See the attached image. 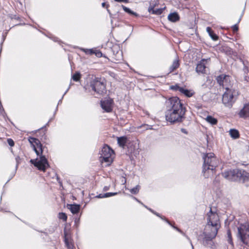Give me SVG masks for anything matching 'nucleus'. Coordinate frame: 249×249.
Segmentation results:
<instances>
[{"instance_id": "obj_17", "label": "nucleus", "mask_w": 249, "mask_h": 249, "mask_svg": "<svg viewBox=\"0 0 249 249\" xmlns=\"http://www.w3.org/2000/svg\"><path fill=\"white\" fill-rule=\"evenodd\" d=\"M169 20L172 22H176L179 19V17L177 13L174 12L170 13L168 16Z\"/></svg>"}, {"instance_id": "obj_2", "label": "nucleus", "mask_w": 249, "mask_h": 249, "mask_svg": "<svg viewBox=\"0 0 249 249\" xmlns=\"http://www.w3.org/2000/svg\"><path fill=\"white\" fill-rule=\"evenodd\" d=\"M203 159L204 162L202 173L205 178H208L213 174L214 170L218 165V160L213 153L204 154Z\"/></svg>"}, {"instance_id": "obj_53", "label": "nucleus", "mask_w": 249, "mask_h": 249, "mask_svg": "<svg viewBox=\"0 0 249 249\" xmlns=\"http://www.w3.org/2000/svg\"><path fill=\"white\" fill-rule=\"evenodd\" d=\"M147 209H148V210H149L150 212H152V210H152V209H150V208H147Z\"/></svg>"}, {"instance_id": "obj_42", "label": "nucleus", "mask_w": 249, "mask_h": 249, "mask_svg": "<svg viewBox=\"0 0 249 249\" xmlns=\"http://www.w3.org/2000/svg\"><path fill=\"white\" fill-rule=\"evenodd\" d=\"M181 131L182 133H184V134H188V132H187V131L185 129H184V128H181Z\"/></svg>"}, {"instance_id": "obj_12", "label": "nucleus", "mask_w": 249, "mask_h": 249, "mask_svg": "<svg viewBox=\"0 0 249 249\" xmlns=\"http://www.w3.org/2000/svg\"><path fill=\"white\" fill-rule=\"evenodd\" d=\"M166 106L168 109H183L182 104L177 97H173L169 98L166 102Z\"/></svg>"}, {"instance_id": "obj_32", "label": "nucleus", "mask_w": 249, "mask_h": 249, "mask_svg": "<svg viewBox=\"0 0 249 249\" xmlns=\"http://www.w3.org/2000/svg\"><path fill=\"white\" fill-rule=\"evenodd\" d=\"M117 194V193H107L104 194V196L105 197H108L112 196H115Z\"/></svg>"}, {"instance_id": "obj_19", "label": "nucleus", "mask_w": 249, "mask_h": 249, "mask_svg": "<svg viewBox=\"0 0 249 249\" xmlns=\"http://www.w3.org/2000/svg\"><path fill=\"white\" fill-rule=\"evenodd\" d=\"M230 136L233 139H236L239 138L240 134L239 131L235 129H231L229 131Z\"/></svg>"}, {"instance_id": "obj_29", "label": "nucleus", "mask_w": 249, "mask_h": 249, "mask_svg": "<svg viewBox=\"0 0 249 249\" xmlns=\"http://www.w3.org/2000/svg\"><path fill=\"white\" fill-rule=\"evenodd\" d=\"M59 218L63 220L64 221H66L67 219V215L65 213H59Z\"/></svg>"}, {"instance_id": "obj_16", "label": "nucleus", "mask_w": 249, "mask_h": 249, "mask_svg": "<svg viewBox=\"0 0 249 249\" xmlns=\"http://www.w3.org/2000/svg\"><path fill=\"white\" fill-rule=\"evenodd\" d=\"M67 208L69 209L73 214L78 213L80 210V205L78 204H67Z\"/></svg>"}, {"instance_id": "obj_34", "label": "nucleus", "mask_w": 249, "mask_h": 249, "mask_svg": "<svg viewBox=\"0 0 249 249\" xmlns=\"http://www.w3.org/2000/svg\"><path fill=\"white\" fill-rule=\"evenodd\" d=\"M154 214L155 215H156L157 216L160 217L162 219L165 220L169 224L171 225L170 222L167 219H165V217H162L161 215H160V214L159 213L156 212V213H154Z\"/></svg>"}, {"instance_id": "obj_38", "label": "nucleus", "mask_w": 249, "mask_h": 249, "mask_svg": "<svg viewBox=\"0 0 249 249\" xmlns=\"http://www.w3.org/2000/svg\"><path fill=\"white\" fill-rule=\"evenodd\" d=\"M143 126L144 127L145 129H146V130H148V129H150V130H152V129H154L152 126H150V125H148L147 124H145L143 125Z\"/></svg>"}, {"instance_id": "obj_50", "label": "nucleus", "mask_w": 249, "mask_h": 249, "mask_svg": "<svg viewBox=\"0 0 249 249\" xmlns=\"http://www.w3.org/2000/svg\"><path fill=\"white\" fill-rule=\"evenodd\" d=\"M135 198V199L138 202H139V203H141L140 201L137 199L136 198V197H134Z\"/></svg>"}, {"instance_id": "obj_41", "label": "nucleus", "mask_w": 249, "mask_h": 249, "mask_svg": "<svg viewBox=\"0 0 249 249\" xmlns=\"http://www.w3.org/2000/svg\"><path fill=\"white\" fill-rule=\"evenodd\" d=\"M155 9L154 7H149L148 9V11L150 13H151L152 14H153V11H154Z\"/></svg>"}, {"instance_id": "obj_11", "label": "nucleus", "mask_w": 249, "mask_h": 249, "mask_svg": "<svg viewBox=\"0 0 249 249\" xmlns=\"http://www.w3.org/2000/svg\"><path fill=\"white\" fill-rule=\"evenodd\" d=\"M29 142L33 147V149L37 156L42 155L43 147L40 141L34 137H29Z\"/></svg>"}, {"instance_id": "obj_18", "label": "nucleus", "mask_w": 249, "mask_h": 249, "mask_svg": "<svg viewBox=\"0 0 249 249\" xmlns=\"http://www.w3.org/2000/svg\"><path fill=\"white\" fill-rule=\"evenodd\" d=\"M127 141V138L125 136H123L121 137L117 138V142L119 145L122 147L124 148Z\"/></svg>"}, {"instance_id": "obj_35", "label": "nucleus", "mask_w": 249, "mask_h": 249, "mask_svg": "<svg viewBox=\"0 0 249 249\" xmlns=\"http://www.w3.org/2000/svg\"><path fill=\"white\" fill-rule=\"evenodd\" d=\"M7 142H8V144L11 146H13L15 144L14 142L11 139H8L7 140Z\"/></svg>"}, {"instance_id": "obj_10", "label": "nucleus", "mask_w": 249, "mask_h": 249, "mask_svg": "<svg viewBox=\"0 0 249 249\" xmlns=\"http://www.w3.org/2000/svg\"><path fill=\"white\" fill-rule=\"evenodd\" d=\"M240 170L238 169L225 171L222 173V176L226 179L231 181H236L239 180Z\"/></svg>"}, {"instance_id": "obj_52", "label": "nucleus", "mask_w": 249, "mask_h": 249, "mask_svg": "<svg viewBox=\"0 0 249 249\" xmlns=\"http://www.w3.org/2000/svg\"><path fill=\"white\" fill-rule=\"evenodd\" d=\"M174 228L175 229H176L178 231H180L179 229H178V228H177V227H174Z\"/></svg>"}, {"instance_id": "obj_47", "label": "nucleus", "mask_w": 249, "mask_h": 249, "mask_svg": "<svg viewBox=\"0 0 249 249\" xmlns=\"http://www.w3.org/2000/svg\"><path fill=\"white\" fill-rule=\"evenodd\" d=\"M105 110L106 112H111V111L112 110H108V109H107V110Z\"/></svg>"}, {"instance_id": "obj_20", "label": "nucleus", "mask_w": 249, "mask_h": 249, "mask_svg": "<svg viewBox=\"0 0 249 249\" xmlns=\"http://www.w3.org/2000/svg\"><path fill=\"white\" fill-rule=\"evenodd\" d=\"M206 31L213 40L215 41L218 39V36L213 32L211 27H207Z\"/></svg>"}, {"instance_id": "obj_37", "label": "nucleus", "mask_w": 249, "mask_h": 249, "mask_svg": "<svg viewBox=\"0 0 249 249\" xmlns=\"http://www.w3.org/2000/svg\"><path fill=\"white\" fill-rule=\"evenodd\" d=\"M232 30L234 32H236L238 30V27L237 24H235L232 27Z\"/></svg>"}, {"instance_id": "obj_5", "label": "nucleus", "mask_w": 249, "mask_h": 249, "mask_svg": "<svg viewBox=\"0 0 249 249\" xmlns=\"http://www.w3.org/2000/svg\"><path fill=\"white\" fill-rule=\"evenodd\" d=\"M237 237L246 245H249V223L241 224L237 228Z\"/></svg>"}, {"instance_id": "obj_30", "label": "nucleus", "mask_w": 249, "mask_h": 249, "mask_svg": "<svg viewBox=\"0 0 249 249\" xmlns=\"http://www.w3.org/2000/svg\"><path fill=\"white\" fill-rule=\"evenodd\" d=\"M163 10V9L162 8H158L155 9L154 11H153V14H156L157 15H160L162 13Z\"/></svg>"}, {"instance_id": "obj_31", "label": "nucleus", "mask_w": 249, "mask_h": 249, "mask_svg": "<svg viewBox=\"0 0 249 249\" xmlns=\"http://www.w3.org/2000/svg\"><path fill=\"white\" fill-rule=\"evenodd\" d=\"M83 51L88 54H93L94 53V50L93 49H83Z\"/></svg>"}, {"instance_id": "obj_13", "label": "nucleus", "mask_w": 249, "mask_h": 249, "mask_svg": "<svg viewBox=\"0 0 249 249\" xmlns=\"http://www.w3.org/2000/svg\"><path fill=\"white\" fill-rule=\"evenodd\" d=\"M113 100L109 97L101 101V106L102 109H111L113 107Z\"/></svg>"}, {"instance_id": "obj_8", "label": "nucleus", "mask_w": 249, "mask_h": 249, "mask_svg": "<svg viewBox=\"0 0 249 249\" xmlns=\"http://www.w3.org/2000/svg\"><path fill=\"white\" fill-rule=\"evenodd\" d=\"M90 87L98 95H102L106 91V86L103 82L96 78L92 80L90 83Z\"/></svg>"}, {"instance_id": "obj_46", "label": "nucleus", "mask_w": 249, "mask_h": 249, "mask_svg": "<svg viewBox=\"0 0 249 249\" xmlns=\"http://www.w3.org/2000/svg\"><path fill=\"white\" fill-rule=\"evenodd\" d=\"M108 189V187H106H106H105L104 188V191H107Z\"/></svg>"}, {"instance_id": "obj_33", "label": "nucleus", "mask_w": 249, "mask_h": 249, "mask_svg": "<svg viewBox=\"0 0 249 249\" xmlns=\"http://www.w3.org/2000/svg\"><path fill=\"white\" fill-rule=\"evenodd\" d=\"M170 89L173 90H176V91L178 90L180 92V89H182V87H180L178 85H175V86H171Z\"/></svg>"}, {"instance_id": "obj_44", "label": "nucleus", "mask_w": 249, "mask_h": 249, "mask_svg": "<svg viewBox=\"0 0 249 249\" xmlns=\"http://www.w3.org/2000/svg\"><path fill=\"white\" fill-rule=\"evenodd\" d=\"M97 197L101 198H104V197H105V196H104V195L99 194V195H98L97 196Z\"/></svg>"}, {"instance_id": "obj_1", "label": "nucleus", "mask_w": 249, "mask_h": 249, "mask_svg": "<svg viewBox=\"0 0 249 249\" xmlns=\"http://www.w3.org/2000/svg\"><path fill=\"white\" fill-rule=\"evenodd\" d=\"M216 80L219 85L226 89L223 95V103L227 107H231L234 102V96L236 91L232 88L230 77L228 75L221 74L217 77Z\"/></svg>"}, {"instance_id": "obj_43", "label": "nucleus", "mask_w": 249, "mask_h": 249, "mask_svg": "<svg viewBox=\"0 0 249 249\" xmlns=\"http://www.w3.org/2000/svg\"><path fill=\"white\" fill-rule=\"evenodd\" d=\"M20 160V157L19 156H17L16 158V161H17V167H18V161L19 160Z\"/></svg>"}, {"instance_id": "obj_14", "label": "nucleus", "mask_w": 249, "mask_h": 249, "mask_svg": "<svg viewBox=\"0 0 249 249\" xmlns=\"http://www.w3.org/2000/svg\"><path fill=\"white\" fill-rule=\"evenodd\" d=\"M205 61V59H202L197 65L196 70V71L197 73H205L206 72V67L205 66V64L204 63Z\"/></svg>"}, {"instance_id": "obj_23", "label": "nucleus", "mask_w": 249, "mask_h": 249, "mask_svg": "<svg viewBox=\"0 0 249 249\" xmlns=\"http://www.w3.org/2000/svg\"><path fill=\"white\" fill-rule=\"evenodd\" d=\"M180 89V92L181 93H183V94H184L185 96H186L188 97H192L194 94V93L192 92L191 91H190L188 89H184L183 88H182V89Z\"/></svg>"}, {"instance_id": "obj_6", "label": "nucleus", "mask_w": 249, "mask_h": 249, "mask_svg": "<svg viewBox=\"0 0 249 249\" xmlns=\"http://www.w3.org/2000/svg\"><path fill=\"white\" fill-rule=\"evenodd\" d=\"M179 110H168L165 115L166 121L171 124L181 122L185 111L181 114V111L179 112Z\"/></svg>"}, {"instance_id": "obj_54", "label": "nucleus", "mask_w": 249, "mask_h": 249, "mask_svg": "<svg viewBox=\"0 0 249 249\" xmlns=\"http://www.w3.org/2000/svg\"><path fill=\"white\" fill-rule=\"evenodd\" d=\"M152 213L154 214V213H156L154 210H152Z\"/></svg>"}, {"instance_id": "obj_26", "label": "nucleus", "mask_w": 249, "mask_h": 249, "mask_svg": "<svg viewBox=\"0 0 249 249\" xmlns=\"http://www.w3.org/2000/svg\"><path fill=\"white\" fill-rule=\"evenodd\" d=\"M122 7L123 9V10L126 13H128L130 15H134L136 17H137L138 16V14L136 12H134L131 10L129 8L125 7V6L122 5Z\"/></svg>"}, {"instance_id": "obj_27", "label": "nucleus", "mask_w": 249, "mask_h": 249, "mask_svg": "<svg viewBox=\"0 0 249 249\" xmlns=\"http://www.w3.org/2000/svg\"><path fill=\"white\" fill-rule=\"evenodd\" d=\"M140 189V186L139 185L130 190V192L133 194H137Z\"/></svg>"}, {"instance_id": "obj_3", "label": "nucleus", "mask_w": 249, "mask_h": 249, "mask_svg": "<svg viewBox=\"0 0 249 249\" xmlns=\"http://www.w3.org/2000/svg\"><path fill=\"white\" fill-rule=\"evenodd\" d=\"M207 224L206 226V229L213 230L216 229L218 231L220 227L219 216L216 213L213 212L212 208H210L209 212L207 214Z\"/></svg>"}, {"instance_id": "obj_39", "label": "nucleus", "mask_w": 249, "mask_h": 249, "mask_svg": "<svg viewBox=\"0 0 249 249\" xmlns=\"http://www.w3.org/2000/svg\"><path fill=\"white\" fill-rule=\"evenodd\" d=\"M242 109H249V103L245 104L244 105V107H243Z\"/></svg>"}, {"instance_id": "obj_51", "label": "nucleus", "mask_w": 249, "mask_h": 249, "mask_svg": "<svg viewBox=\"0 0 249 249\" xmlns=\"http://www.w3.org/2000/svg\"><path fill=\"white\" fill-rule=\"evenodd\" d=\"M144 207H145L146 208H148L145 205H144V204H143L142 203H141Z\"/></svg>"}, {"instance_id": "obj_25", "label": "nucleus", "mask_w": 249, "mask_h": 249, "mask_svg": "<svg viewBox=\"0 0 249 249\" xmlns=\"http://www.w3.org/2000/svg\"><path fill=\"white\" fill-rule=\"evenodd\" d=\"M227 237H228V239H227L228 242L231 246V247L232 248H233L234 244L232 242L231 233L230 230H229L227 231Z\"/></svg>"}, {"instance_id": "obj_21", "label": "nucleus", "mask_w": 249, "mask_h": 249, "mask_svg": "<svg viewBox=\"0 0 249 249\" xmlns=\"http://www.w3.org/2000/svg\"><path fill=\"white\" fill-rule=\"evenodd\" d=\"M205 120L212 125H215L217 124V119L210 115H208L205 118Z\"/></svg>"}, {"instance_id": "obj_4", "label": "nucleus", "mask_w": 249, "mask_h": 249, "mask_svg": "<svg viewBox=\"0 0 249 249\" xmlns=\"http://www.w3.org/2000/svg\"><path fill=\"white\" fill-rule=\"evenodd\" d=\"M218 231L216 229L208 230L205 228V231L203 232L204 237L202 240V244L207 248H213L214 243L213 240L216 237Z\"/></svg>"}, {"instance_id": "obj_24", "label": "nucleus", "mask_w": 249, "mask_h": 249, "mask_svg": "<svg viewBox=\"0 0 249 249\" xmlns=\"http://www.w3.org/2000/svg\"><path fill=\"white\" fill-rule=\"evenodd\" d=\"M179 62L178 60H175L173 62L172 65L170 67V72L173 71L177 69L179 67Z\"/></svg>"}, {"instance_id": "obj_40", "label": "nucleus", "mask_w": 249, "mask_h": 249, "mask_svg": "<svg viewBox=\"0 0 249 249\" xmlns=\"http://www.w3.org/2000/svg\"><path fill=\"white\" fill-rule=\"evenodd\" d=\"M115 1H117V2H125V3H128V0H114Z\"/></svg>"}, {"instance_id": "obj_28", "label": "nucleus", "mask_w": 249, "mask_h": 249, "mask_svg": "<svg viewBox=\"0 0 249 249\" xmlns=\"http://www.w3.org/2000/svg\"><path fill=\"white\" fill-rule=\"evenodd\" d=\"M80 77L81 75L79 72H76L72 76V78L73 80V81L76 82L80 80Z\"/></svg>"}, {"instance_id": "obj_9", "label": "nucleus", "mask_w": 249, "mask_h": 249, "mask_svg": "<svg viewBox=\"0 0 249 249\" xmlns=\"http://www.w3.org/2000/svg\"><path fill=\"white\" fill-rule=\"evenodd\" d=\"M40 159L37 160H31L30 162L34 164V165L37 167L39 170L45 172L46 169L49 167V163L46 157L42 155H40Z\"/></svg>"}, {"instance_id": "obj_49", "label": "nucleus", "mask_w": 249, "mask_h": 249, "mask_svg": "<svg viewBox=\"0 0 249 249\" xmlns=\"http://www.w3.org/2000/svg\"><path fill=\"white\" fill-rule=\"evenodd\" d=\"M135 198V199L138 202H139V203H141L140 201L137 199L136 198V197H134Z\"/></svg>"}, {"instance_id": "obj_36", "label": "nucleus", "mask_w": 249, "mask_h": 249, "mask_svg": "<svg viewBox=\"0 0 249 249\" xmlns=\"http://www.w3.org/2000/svg\"><path fill=\"white\" fill-rule=\"evenodd\" d=\"M95 55L98 57H100L102 55V53L99 51H94V53Z\"/></svg>"}, {"instance_id": "obj_45", "label": "nucleus", "mask_w": 249, "mask_h": 249, "mask_svg": "<svg viewBox=\"0 0 249 249\" xmlns=\"http://www.w3.org/2000/svg\"><path fill=\"white\" fill-rule=\"evenodd\" d=\"M65 244L67 245V246H68V241L66 238L65 239Z\"/></svg>"}, {"instance_id": "obj_15", "label": "nucleus", "mask_w": 249, "mask_h": 249, "mask_svg": "<svg viewBox=\"0 0 249 249\" xmlns=\"http://www.w3.org/2000/svg\"><path fill=\"white\" fill-rule=\"evenodd\" d=\"M239 173L240 175H239L238 181L245 182L249 180V173L243 170H240Z\"/></svg>"}, {"instance_id": "obj_22", "label": "nucleus", "mask_w": 249, "mask_h": 249, "mask_svg": "<svg viewBox=\"0 0 249 249\" xmlns=\"http://www.w3.org/2000/svg\"><path fill=\"white\" fill-rule=\"evenodd\" d=\"M238 114L242 118L249 117V110H240Z\"/></svg>"}, {"instance_id": "obj_7", "label": "nucleus", "mask_w": 249, "mask_h": 249, "mask_svg": "<svg viewBox=\"0 0 249 249\" xmlns=\"http://www.w3.org/2000/svg\"><path fill=\"white\" fill-rule=\"evenodd\" d=\"M114 154L113 150L107 145H105L102 149L101 151L100 152L101 155L100 158L102 162H106L107 163V165H109L113 161V159L111 157L112 154Z\"/></svg>"}, {"instance_id": "obj_48", "label": "nucleus", "mask_w": 249, "mask_h": 249, "mask_svg": "<svg viewBox=\"0 0 249 249\" xmlns=\"http://www.w3.org/2000/svg\"><path fill=\"white\" fill-rule=\"evenodd\" d=\"M105 5H106V3L103 2V3H102V6L103 7H104L105 6Z\"/></svg>"}]
</instances>
